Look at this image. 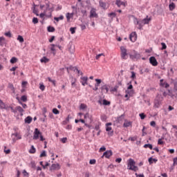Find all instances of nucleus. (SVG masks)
Masks as SVG:
<instances>
[{"instance_id": "obj_1", "label": "nucleus", "mask_w": 177, "mask_h": 177, "mask_svg": "<svg viewBox=\"0 0 177 177\" xmlns=\"http://www.w3.org/2000/svg\"><path fill=\"white\" fill-rule=\"evenodd\" d=\"M53 12V9L50 8L49 3L46 4V10L44 12L39 15V17L41 19H44V17H52V12Z\"/></svg>"}, {"instance_id": "obj_2", "label": "nucleus", "mask_w": 177, "mask_h": 177, "mask_svg": "<svg viewBox=\"0 0 177 177\" xmlns=\"http://www.w3.org/2000/svg\"><path fill=\"white\" fill-rule=\"evenodd\" d=\"M136 162H135V160H133V159L130 158L128 161L127 163V168L128 169H130L131 171H134V172H136V171H138V169H139L138 168L137 166H136Z\"/></svg>"}, {"instance_id": "obj_3", "label": "nucleus", "mask_w": 177, "mask_h": 177, "mask_svg": "<svg viewBox=\"0 0 177 177\" xmlns=\"http://www.w3.org/2000/svg\"><path fill=\"white\" fill-rule=\"evenodd\" d=\"M120 56L123 60L128 59V50L124 46L120 47Z\"/></svg>"}, {"instance_id": "obj_4", "label": "nucleus", "mask_w": 177, "mask_h": 177, "mask_svg": "<svg viewBox=\"0 0 177 177\" xmlns=\"http://www.w3.org/2000/svg\"><path fill=\"white\" fill-rule=\"evenodd\" d=\"M12 136H15V138H12L13 143H16L17 140H20V139H21V135L17 132L12 133Z\"/></svg>"}, {"instance_id": "obj_5", "label": "nucleus", "mask_w": 177, "mask_h": 177, "mask_svg": "<svg viewBox=\"0 0 177 177\" xmlns=\"http://www.w3.org/2000/svg\"><path fill=\"white\" fill-rule=\"evenodd\" d=\"M41 135H42V133H41V131H39L38 129H35L34 131L33 139L35 140H37L39 139V136H41Z\"/></svg>"}, {"instance_id": "obj_6", "label": "nucleus", "mask_w": 177, "mask_h": 177, "mask_svg": "<svg viewBox=\"0 0 177 177\" xmlns=\"http://www.w3.org/2000/svg\"><path fill=\"white\" fill-rule=\"evenodd\" d=\"M149 63H151L154 67L158 66V62L155 57H151L149 58Z\"/></svg>"}, {"instance_id": "obj_7", "label": "nucleus", "mask_w": 177, "mask_h": 177, "mask_svg": "<svg viewBox=\"0 0 177 177\" xmlns=\"http://www.w3.org/2000/svg\"><path fill=\"white\" fill-rule=\"evenodd\" d=\"M136 32H133L130 34L129 39L131 42H136L137 39Z\"/></svg>"}, {"instance_id": "obj_8", "label": "nucleus", "mask_w": 177, "mask_h": 177, "mask_svg": "<svg viewBox=\"0 0 177 177\" xmlns=\"http://www.w3.org/2000/svg\"><path fill=\"white\" fill-rule=\"evenodd\" d=\"M58 169H60V165L59 163L53 164L50 167V171H58Z\"/></svg>"}, {"instance_id": "obj_9", "label": "nucleus", "mask_w": 177, "mask_h": 177, "mask_svg": "<svg viewBox=\"0 0 177 177\" xmlns=\"http://www.w3.org/2000/svg\"><path fill=\"white\" fill-rule=\"evenodd\" d=\"M90 17L92 19V17H95L97 19V13H96V9L95 8H91L90 11Z\"/></svg>"}, {"instance_id": "obj_10", "label": "nucleus", "mask_w": 177, "mask_h": 177, "mask_svg": "<svg viewBox=\"0 0 177 177\" xmlns=\"http://www.w3.org/2000/svg\"><path fill=\"white\" fill-rule=\"evenodd\" d=\"M80 80V82L83 86H85V85H88V77H81Z\"/></svg>"}, {"instance_id": "obj_11", "label": "nucleus", "mask_w": 177, "mask_h": 177, "mask_svg": "<svg viewBox=\"0 0 177 177\" xmlns=\"http://www.w3.org/2000/svg\"><path fill=\"white\" fill-rule=\"evenodd\" d=\"M160 104H161V101L158 98V96H157L154 101V107L156 109H158V107H160Z\"/></svg>"}, {"instance_id": "obj_12", "label": "nucleus", "mask_w": 177, "mask_h": 177, "mask_svg": "<svg viewBox=\"0 0 177 177\" xmlns=\"http://www.w3.org/2000/svg\"><path fill=\"white\" fill-rule=\"evenodd\" d=\"M123 127L124 128H128L129 127H132V122L125 120L123 124Z\"/></svg>"}, {"instance_id": "obj_13", "label": "nucleus", "mask_w": 177, "mask_h": 177, "mask_svg": "<svg viewBox=\"0 0 177 177\" xmlns=\"http://www.w3.org/2000/svg\"><path fill=\"white\" fill-rule=\"evenodd\" d=\"M113 156V152L111 151H106L104 153L102 157H105L106 158H109Z\"/></svg>"}, {"instance_id": "obj_14", "label": "nucleus", "mask_w": 177, "mask_h": 177, "mask_svg": "<svg viewBox=\"0 0 177 177\" xmlns=\"http://www.w3.org/2000/svg\"><path fill=\"white\" fill-rule=\"evenodd\" d=\"M84 120L88 122H92V116L89 115V113L84 114Z\"/></svg>"}, {"instance_id": "obj_15", "label": "nucleus", "mask_w": 177, "mask_h": 177, "mask_svg": "<svg viewBox=\"0 0 177 177\" xmlns=\"http://www.w3.org/2000/svg\"><path fill=\"white\" fill-rule=\"evenodd\" d=\"M56 45L50 44V50L52 52L53 56H56V48H55Z\"/></svg>"}, {"instance_id": "obj_16", "label": "nucleus", "mask_w": 177, "mask_h": 177, "mask_svg": "<svg viewBox=\"0 0 177 177\" xmlns=\"http://www.w3.org/2000/svg\"><path fill=\"white\" fill-rule=\"evenodd\" d=\"M115 5L118 8H121V6H125V2L121 1V0H116Z\"/></svg>"}, {"instance_id": "obj_17", "label": "nucleus", "mask_w": 177, "mask_h": 177, "mask_svg": "<svg viewBox=\"0 0 177 177\" xmlns=\"http://www.w3.org/2000/svg\"><path fill=\"white\" fill-rule=\"evenodd\" d=\"M8 88L12 91V93H16V89L15 88V86H13V84L8 83Z\"/></svg>"}, {"instance_id": "obj_18", "label": "nucleus", "mask_w": 177, "mask_h": 177, "mask_svg": "<svg viewBox=\"0 0 177 177\" xmlns=\"http://www.w3.org/2000/svg\"><path fill=\"white\" fill-rule=\"evenodd\" d=\"M100 8H102L104 10L107 9V4L102 1H99Z\"/></svg>"}, {"instance_id": "obj_19", "label": "nucleus", "mask_w": 177, "mask_h": 177, "mask_svg": "<svg viewBox=\"0 0 177 177\" xmlns=\"http://www.w3.org/2000/svg\"><path fill=\"white\" fill-rule=\"evenodd\" d=\"M6 44V39L3 37H0V46H3Z\"/></svg>"}, {"instance_id": "obj_20", "label": "nucleus", "mask_w": 177, "mask_h": 177, "mask_svg": "<svg viewBox=\"0 0 177 177\" xmlns=\"http://www.w3.org/2000/svg\"><path fill=\"white\" fill-rule=\"evenodd\" d=\"M41 63H49L50 59L49 58L46 57H43L41 59H40Z\"/></svg>"}, {"instance_id": "obj_21", "label": "nucleus", "mask_w": 177, "mask_h": 177, "mask_svg": "<svg viewBox=\"0 0 177 177\" xmlns=\"http://www.w3.org/2000/svg\"><path fill=\"white\" fill-rule=\"evenodd\" d=\"M16 110L17 111H19V113H21V115H23V113H24V109H23L21 106H16Z\"/></svg>"}, {"instance_id": "obj_22", "label": "nucleus", "mask_w": 177, "mask_h": 177, "mask_svg": "<svg viewBox=\"0 0 177 177\" xmlns=\"http://www.w3.org/2000/svg\"><path fill=\"white\" fill-rule=\"evenodd\" d=\"M77 79L75 78H72L71 79V86L72 88H75L77 86Z\"/></svg>"}, {"instance_id": "obj_23", "label": "nucleus", "mask_w": 177, "mask_h": 177, "mask_svg": "<svg viewBox=\"0 0 177 177\" xmlns=\"http://www.w3.org/2000/svg\"><path fill=\"white\" fill-rule=\"evenodd\" d=\"M66 16L67 21L70 22V19H71V17H73V16H74V14L68 12L66 13Z\"/></svg>"}, {"instance_id": "obj_24", "label": "nucleus", "mask_w": 177, "mask_h": 177, "mask_svg": "<svg viewBox=\"0 0 177 177\" xmlns=\"http://www.w3.org/2000/svg\"><path fill=\"white\" fill-rule=\"evenodd\" d=\"M32 122V118L30 116H28L26 118H25V122L26 124H31Z\"/></svg>"}, {"instance_id": "obj_25", "label": "nucleus", "mask_w": 177, "mask_h": 177, "mask_svg": "<svg viewBox=\"0 0 177 177\" xmlns=\"http://www.w3.org/2000/svg\"><path fill=\"white\" fill-rule=\"evenodd\" d=\"M150 20H151L150 18H145L141 21V23L145 26V24H149V23H150Z\"/></svg>"}, {"instance_id": "obj_26", "label": "nucleus", "mask_w": 177, "mask_h": 177, "mask_svg": "<svg viewBox=\"0 0 177 177\" xmlns=\"http://www.w3.org/2000/svg\"><path fill=\"white\" fill-rule=\"evenodd\" d=\"M73 71L75 73H77L78 75H84V73H82V71L78 70V68L77 67L73 68Z\"/></svg>"}, {"instance_id": "obj_27", "label": "nucleus", "mask_w": 177, "mask_h": 177, "mask_svg": "<svg viewBox=\"0 0 177 177\" xmlns=\"http://www.w3.org/2000/svg\"><path fill=\"white\" fill-rule=\"evenodd\" d=\"M36 151H37V149H35V147H34V145H32L30 149L29 150V153L30 154H35Z\"/></svg>"}, {"instance_id": "obj_28", "label": "nucleus", "mask_w": 177, "mask_h": 177, "mask_svg": "<svg viewBox=\"0 0 177 177\" xmlns=\"http://www.w3.org/2000/svg\"><path fill=\"white\" fill-rule=\"evenodd\" d=\"M106 131H107V132H111V131H112V128H111V127H110V125H111V123H106Z\"/></svg>"}, {"instance_id": "obj_29", "label": "nucleus", "mask_w": 177, "mask_h": 177, "mask_svg": "<svg viewBox=\"0 0 177 177\" xmlns=\"http://www.w3.org/2000/svg\"><path fill=\"white\" fill-rule=\"evenodd\" d=\"M148 161L149 162L150 165L153 164V162H157V161H158V160L156 159V158H149L148 159Z\"/></svg>"}, {"instance_id": "obj_30", "label": "nucleus", "mask_w": 177, "mask_h": 177, "mask_svg": "<svg viewBox=\"0 0 177 177\" xmlns=\"http://www.w3.org/2000/svg\"><path fill=\"white\" fill-rule=\"evenodd\" d=\"M160 85L163 86L164 88H169V84L168 83H163V80H160Z\"/></svg>"}, {"instance_id": "obj_31", "label": "nucleus", "mask_w": 177, "mask_h": 177, "mask_svg": "<svg viewBox=\"0 0 177 177\" xmlns=\"http://www.w3.org/2000/svg\"><path fill=\"white\" fill-rule=\"evenodd\" d=\"M118 85H116L114 87L111 88L110 91L113 93V92H117L118 91Z\"/></svg>"}, {"instance_id": "obj_32", "label": "nucleus", "mask_w": 177, "mask_h": 177, "mask_svg": "<svg viewBox=\"0 0 177 177\" xmlns=\"http://www.w3.org/2000/svg\"><path fill=\"white\" fill-rule=\"evenodd\" d=\"M102 91H106V93H109V87L107 86V84H105L101 87Z\"/></svg>"}, {"instance_id": "obj_33", "label": "nucleus", "mask_w": 177, "mask_h": 177, "mask_svg": "<svg viewBox=\"0 0 177 177\" xmlns=\"http://www.w3.org/2000/svg\"><path fill=\"white\" fill-rule=\"evenodd\" d=\"M86 109H88V106L85 104H81L80 106V110H86Z\"/></svg>"}, {"instance_id": "obj_34", "label": "nucleus", "mask_w": 177, "mask_h": 177, "mask_svg": "<svg viewBox=\"0 0 177 177\" xmlns=\"http://www.w3.org/2000/svg\"><path fill=\"white\" fill-rule=\"evenodd\" d=\"M64 19V16L61 15L59 17H54V20H55V21L59 22L60 21V20H63Z\"/></svg>"}, {"instance_id": "obj_35", "label": "nucleus", "mask_w": 177, "mask_h": 177, "mask_svg": "<svg viewBox=\"0 0 177 177\" xmlns=\"http://www.w3.org/2000/svg\"><path fill=\"white\" fill-rule=\"evenodd\" d=\"M96 84H95V86H100V84H102V80L100 79H95Z\"/></svg>"}, {"instance_id": "obj_36", "label": "nucleus", "mask_w": 177, "mask_h": 177, "mask_svg": "<svg viewBox=\"0 0 177 177\" xmlns=\"http://www.w3.org/2000/svg\"><path fill=\"white\" fill-rule=\"evenodd\" d=\"M10 62L12 64H15V63H17V58L13 57L11 58V59L10 60Z\"/></svg>"}, {"instance_id": "obj_37", "label": "nucleus", "mask_w": 177, "mask_h": 177, "mask_svg": "<svg viewBox=\"0 0 177 177\" xmlns=\"http://www.w3.org/2000/svg\"><path fill=\"white\" fill-rule=\"evenodd\" d=\"M144 147H145V149L149 148V149H150V150H153V145L151 144H145L144 145Z\"/></svg>"}, {"instance_id": "obj_38", "label": "nucleus", "mask_w": 177, "mask_h": 177, "mask_svg": "<svg viewBox=\"0 0 177 177\" xmlns=\"http://www.w3.org/2000/svg\"><path fill=\"white\" fill-rule=\"evenodd\" d=\"M17 41L21 42V44H23V42H24V38H23L21 35H18Z\"/></svg>"}, {"instance_id": "obj_39", "label": "nucleus", "mask_w": 177, "mask_h": 177, "mask_svg": "<svg viewBox=\"0 0 177 177\" xmlns=\"http://www.w3.org/2000/svg\"><path fill=\"white\" fill-rule=\"evenodd\" d=\"M48 32H55V28L53 26H48Z\"/></svg>"}, {"instance_id": "obj_40", "label": "nucleus", "mask_w": 177, "mask_h": 177, "mask_svg": "<svg viewBox=\"0 0 177 177\" xmlns=\"http://www.w3.org/2000/svg\"><path fill=\"white\" fill-rule=\"evenodd\" d=\"M129 56H130V59H136V57H138V56H139V54L135 53L134 55L130 54Z\"/></svg>"}, {"instance_id": "obj_41", "label": "nucleus", "mask_w": 177, "mask_h": 177, "mask_svg": "<svg viewBox=\"0 0 177 177\" xmlns=\"http://www.w3.org/2000/svg\"><path fill=\"white\" fill-rule=\"evenodd\" d=\"M109 17H111V19H113V17H115L117 16V14L115 12H111L108 14Z\"/></svg>"}, {"instance_id": "obj_42", "label": "nucleus", "mask_w": 177, "mask_h": 177, "mask_svg": "<svg viewBox=\"0 0 177 177\" xmlns=\"http://www.w3.org/2000/svg\"><path fill=\"white\" fill-rule=\"evenodd\" d=\"M169 10H174V9H175V3H171L169 4Z\"/></svg>"}, {"instance_id": "obj_43", "label": "nucleus", "mask_w": 177, "mask_h": 177, "mask_svg": "<svg viewBox=\"0 0 177 177\" xmlns=\"http://www.w3.org/2000/svg\"><path fill=\"white\" fill-rule=\"evenodd\" d=\"M39 89L41 91H45V85H44V83L39 84Z\"/></svg>"}, {"instance_id": "obj_44", "label": "nucleus", "mask_w": 177, "mask_h": 177, "mask_svg": "<svg viewBox=\"0 0 177 177\" xmlns=\"http://www.w3.org/2000/svg\"><path fill=\"white\" fill-rule=\"evenodd\" d=\"M89 164L91 165H95V164H96V160L95 159H91L89 161Z\"/></svg>"}, {"instance_id": "obj_45", "label": "nucleus", "mask_w": 177, "mask_h": 177, "mask_svg": "<svg viewBox=\"0 0 177 177\" xmlns=\"http://www.w3.org/2000/svg\"><path fill=\"white\" fill-rule=\"evenodd\" d=\"M5 107H6L5 103H3V102L1 100H0V108L5 109Z\"/></svg>"}, {"instance_id": "obj_46", "label": "nucleus", "mask_w": 177, "mask_h": 177, "mask_svg": "<svg viewBox=\"0 0 177 177\" xmlns=\"http://www.w3.org/2000/svg\"><path fill=\"white\" fill-rule=\"evenodd\" d=\"M102 56H104V53H100L96 55L95 59L96 60H99V59H100V57H102Z\"/></svg>"}, {"instance_id": "obj_47", "label": "nucleus", "mask_w": 177, "mask_h": 177, "mask_svg": "<svg viewBox=\"0 0 177 177\" xmlns=\"http://www.w3.org/2000/svg\"><path fill=\"white\" fill-rule=\"evenodd\" d=\"M139 116L140 117L141 120H145L146 118V115L144 113H140Z\"/></svg>"}, {"instance_id": "obj_48", "label": "nucleus", "mask_w": 177, "mask_h": 177, "mask_svg": "<svg viewBox=\"0 0 177 177\" xmlns=\"http://www.w3.org/2000/svg\"><path fill=\"white\" fill-rule=\"evenodd\" d=\"M21 100H22V102H27V96L26 95H22L21 97Z\"/></svg>"}, {"instance_id": "obj_49", "label": "nucleus", "mask_w": 177, "mask_h": 177, "mask_svg": "<svg viewBox=\"0 0 177 177\" xmlns=\"http://www.w3.org/2000/svg\"><path fill=\"white\" fill-rule=\"evenodd\" d=\"M103 104L104 106H109V104H110V102L107 101V100H104Z\"/></svg>"}, {"instance_id": "obj_50", "label": "nucleus", "mask_w": 177, "mask_h": 177, "mask_svg": "<svg viewBox=\"0 0 177 177\" xmlns=\"http://www.w3.org/2000/svg\"><path fill=\"white\" fill-rule=\"evenodd\" d=\"M161 46H162V50H164V49H167V44H165V43L162 42L161 43Z\"/></svg>"}, {"instance_id": "obj_51", "label": "nucleus", "mask_w": 177, "mask_h": 177, "mask_svg": "<svg viewBox=\"0 0 177 177\" xmlns=\"http://www.w3.org/2000/svg\"><path fill=\"white\" fill-rule=\"evenodd\" d=\"M75 30H77V28H71L70 31L71 34H75Z\"/></svg>"}, {"instance_id": "obj_52", "label": "nucleus", "mask_w": 177, "mask_h": 177, "mask_svg": "<svg viewBox=\"0 0 177 177\" xmlns=\"http://www.w3.org/2000/svg\"><path fill=\"white\" fill-rule=\"evenodd\" d=\"M32 23H33V24H37V23H38V18L34 17L32 19Z\"/></svg>"}, {"instance_id": "obj_53", "label": "nucleus", "mask_w": 177, "mask_h": 177, "mask_svg": "<svg viewBox=\"0 0 177 177\" xmlns=\"http://www.w3.org/2000/svg\"><path fill=\"white\" fill-rule=\"evenodd\" d=\"M4 153H6V154H10V149H6V147H4Z\"/></svg>"}, {"instance_id": "obj_54", "label": "nucleus", "mask_w": 177, "mask_h": 177, "mask_svg": "<svg viewBox=\"0 0 177 177\" xmlns=\"http://www.w3.org/2000/svg\"><path fill=\"white\" fill-rule=\"evenodd\" d=\"M4 35L6 37H8V38H12V33L10 32H6Z\"/></svg>"}, {"instance_id": "obj_55", "label": "nucleus", "mask_w": 177, "mask_h": 177, "mask_svg": "<svg viewBox=\"0 0 177 177\" xmlns=\"http://www.w3.org/2000/svg\"><path fill=\"white\" fill-rule=\"evenodd\" d=\"M40 157H46V151H43L40 154Z\"/></svg>"}, {"instance_id": "obj_56", "label": "nucleus", "mask_w": 177, "mask_h": 177, "mask_svg": "<svg viewBox=\"0 0 177 177\" xmlns=\"http://www.w3.org/2000/svg\"><path fill=\"white\" fill-rule=\"evenodd\" d=\"M53 113L54 114H59V110H57V109H56V108H54V109H53Z\"/></svg>"}, {"instance_id": "obj_57", "label": "nucleus", "mask_w": 177, "mask_h": 177, "mask_svg": "<svg viewBox=\"0 0 177 177\" xmlns=\"http://www.w3.org/2000/svg\"><path fill=\"white\" fill-rule=\"evenodd\" d=\"M158 145H164V141H162V138L158 139Z\"/></svg>"}, {"instance_id": "obj_58", "label": "nucleus", "mask_w": 177, "mask_h": 177, "mask_svg": "<svg viewBox=\"0 0 177 177\" xmlns=\"http://www.w3.org/2000/svg\"><path fill=\"white\" fill-rule=\"evenodd\" d=\"M151 127H153V128H156V122L155 121H151L150 122Z\"/></svg>"}, {"instance_id": "obj_59", "label": "nucleus", "mask_w": 177, "mask_h": 177, "mask_svg": "<svg viewBox=\"0 0 177 177\" xmlns=\"http://www.w3.org/2000/svg\"><path fill=\"white\" fill-rule=\"evenodd\" d=\"M19 104H21L23 109H27V104H23L21 102H19Z\"/></svg>"}, {"instance_id": "obj_60", "label": "nucleus", "mask_w": 177, "mask_h": 177, "mask_svg": "<svg viewBox=\"0 0 177 177\" xmlns=\"http://www.w3.org/2000/svg\"><path fill=\"white\" fill-rule=\"evenodd\" d=\"M131 78H133V80L136 78V73H135V72H131Z\"/></svg>"}, {"instance_id": "obj_61", "label": "nucleus", "mask_w": 177, "mask_h": 177, "mask_svg": "<svg viewBox=\"0 0 177 177\" xmlns=\"http://www.w3.org/2000/svg\"><path fill=\"white\" fill-rule=\"evenodd\" d=\"M17 68H18L17 66H14L10 69V71H16V70H17Z\"/></svg>"}, {"instance_id": "obj_62", "label": "nucleus", "mask_w": 177, "mask_h": 177, "mask_svg": "<svg viewBox=\"0 0 177 177\" xmlns=\"http://www.w3.org/2000/svg\"><path fill=\"white\" fill-rule=\"evenodd\" d=\"M121 161H122V158H118L115 159V162L120 163V162H121Z\"/></svg>"}, {"instance_id": "obj_63", "label": "nucleus", "mask_w": 177, "mask_h": 177, "mask_svg": "<svg viewBox=\"0 0 177 177\" xmlns=\"http://www.w3.org/2000/svg\"><path fill=\"white\" fill-rule=\"evenodd\" d=\"M61 142L66 143L67 142V138H63L61 139Z\"/></svg>"}, {"instance_id": "obj_64", "label": "nucleus", "mask_w": 177, "mask_h": 177, "mask_svg": "<svg viewBox=\"0 0 177 177\" xmlns=\"http://www.w3.org/2000/svg\"><path fill=\"white\" fill-rule=\"evenodd\" d=\"M100 151H106V147H102L100 149Z\"/></svg>"}]
</instances>
